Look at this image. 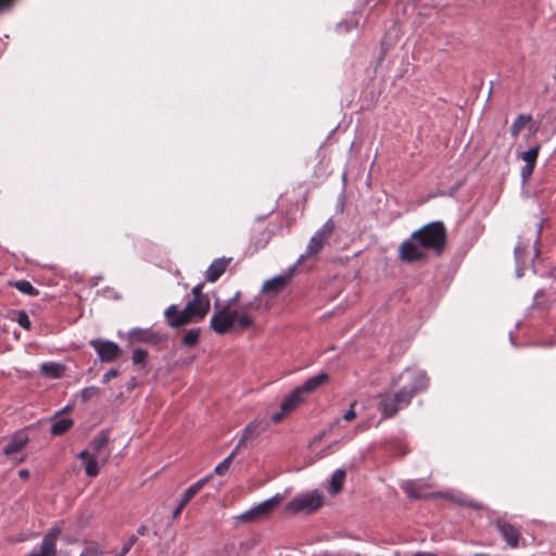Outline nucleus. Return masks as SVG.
<instances>
[{
    "label": "nucleus",
    "instance_id": "1",
    "mask_svg": "<svg viewBox=\"0 0 556 556\" xmlns=\"http://www.w3.org/2000/svg\"><path fill=\"white\" fill-rule=\"evenodd\" d=\"M446 244V229L442 222H432L404 240L399 248V257L406 263H415L427 257L428 251L442 254Z\"/></svg>",
    "mask_w": 556,
    "mask_h": 556
},
{
    "label": "nucleus",
    "instance_id": "2",
    "mask_svg": "<svg viewBox=\"0 0 556 556\" xmlns=\"http://www.w3.org/2000/svg\"><path fill=\"white\" fill-rule=\"evenodd\" d=\"M399 380H404L405 384L396 392H384L379 394L378 408L383 418L394 417L401 409L407 407L412 399L428 386V377L425 371L407 368L397 378L392 379V386H396Z\"/></svg>",
    "mask_w": 556,
    "mask_h": 556
},
{
    "label": "nucleus",
    "instance_id": "3",
    "mask_svg": "<svg viewBox=\"0 0 556 556\" xmlns=\"http://www.w3.org/2000/svg\"><path fill=\"white\" fill-rule=\"evenodd\" d=\"M241 298V291H237L224 305L217 300L214 304L215 312L211 317L210 327L217 334H225L232 331L236 327L244 330L254 326V319L251 312L257 309L260 304L257 298L238 309H231Z\"/></svg>",
    "mask_w": 556,
    "mask_h": 556
},
{
    "label": "nucleus",
    "instance_id": "4",
    "mask_svg": "<svg viewBox=\"0 0 556 556\" xmlns=\"http://www.w3.org/2000/svg\"><path fill=\"white\" fill-rule=\"evenodd\" d=\"M336 229V223L332 218H329L309 239L306 250L300 255L295 265L302 264L307 258L318 255L326 242L330 239Z\"/></svg>",
    "mask_w": 556,
    "mask_h": 556
},
{
    "label": "nucleus",
    "instance_id": "5",
    "mask_svg": "<svg viewBox=\"0 0 556 556\" xmlns=\"http://www.w3.org/2000/svg\"><path fill=\"white\" fill-rule=\"evenodd\" d=\"M324 503L323 496L318 491L306 492L303 494H299L293 497L286 506V510L288 513L298 514V513H313L319 507H321Z\"/></svg>",
    "mask_w": 556,
    "mask_h": 556
},
{
    "label": "nucleus",
    "instance_id": "6",
    "mask_svg": "<svg viewBox=\"0 0 556 556\" xmlns=\"http://www.w3.org/2000/svg\"><path fill=\"white\" fill-rule=\"evenodd\" d=\"M295 268H296V265H293L285 273L264 281L262 289H261V293H263L269 298L277 296L291 282V279L295 271Z\"/></svg>",
    "mask_w": 556,
    "mask_h": 556
},
{
    "label": "nucleus",
    "instance_id": "7",
    "mask_svg": "<svg viewBox=\"0 0 556 556\" xmlns=\"http://www.w3.org/2000/svg\"><path fill=\"white\" fill-rule=\"evenodd\" d=\"M190 308V306H185L182 309H178L176 304L169 305L164 312V317L168 326L179 328L188 324L198 323L192 316Z\"/></svg>",
    "mask_w": 556,
    "mask_h": 556
},
{
    "label": "nucleus",
    "instance_id": "8",
    "mask_svg": "<svg viewBox=\"0 0 556 556\" xmlns=\"http://www.w3.org/2000/svg\"><path fill=\"white\" fill-rule=\"evenodd\" d=\"M90 345L94 349L101 362L104 363L114 362L122 354L118 344L110 340L96 339L90 341Z\"/></svg>",
    "mask_w": 556,
    "mask_h": 556
},
{
    "label": "nucleus",
    "instance_id": "9",
    "mask_svg": "<svg viewBox=\"0 0 556 556\" xmlns=\"http://www.w3.org/2000/svg\"><path fill=\"white\" fill-rule=\"evenodd\" d=\"M305 400V395L296 387L281 402L280 410L271 415L273 422H279L287 414L294 410Z\"/></svg>",
    "mask_w": 556,
    "mask_h": 556
},
{
    "label": "nucleus",
    "instance_id": "10",
    "mask_svg": "<svg viewBox=\"0 0 556 556\" xmlns=\"http://www.w3.org/2000/svg\"><path fill=\"white\" fill-rule=\"evenodd\" d=\"M61 535L60 528L50 529L42 538L40 549L33 551L26 556H56V542Z\"/></svg>",
    "mask_w": 556,
    "mask_h": 556
},
{
    "label": "nucleus",
    "instance_id": "11",
    "mask_svg": "<svg viewBox=\"0 0 556 556\" xmlns=\"http://www.w3.org/2000/svg\"><path fill=\"white\" fill-rule=\"evenodd\" d=\"M108 443H109V433L106 431H101L100 433H98L90 441L89 446H88L91 456L109 459L111 452L106 447Z\"/></svg>",
    "mask_w": 556,
    "mask_h": 556
},
{
    "label": "nucleus",
    "instance_id": "12",
    "mask_svg": "<svg viewBox=\"0 0 556 556\" xmlns=\"http://www.w3.org/2000/svg\"><path fill=\"white\" fill-rule=\"evenodd\" d=\"M493 525L510 547L518 546L520 532L515 526L502 519L495 520Z\"/></svg>",
    "mask_w": 556,
    "mask_h": 556
},
{
    "label": "nucleus",
    "instance_id": "13",
    "mask_svg": "<svg viewBox=\"0 0 556 556\" xmlns=\"http://www.w3.org/2000/svg\"><path fill=\"white\" fill-rule=\"evenodd\" d=\"M268 425L263 419H255L248 424L243 429L241 437L235 448L239 452V448L249 440L258 437L262 432L267 429Z\"/></svg>",
    "mask_w": 556,
    "mask_h": 556
},
{
    "label": "nucleus",
    "instance_id": "14",
    "mask_svg": "<svg viewBox=\"0 0 556 556\" xmlns=\"http://www.w3.org/2000/svg\"><path fill=\"white\" fill-rule=\"evenodd\" d=\"M539 151L540 146L536 144L521 154V160L525 162V165L520 169V176L523 182L529 180L534 170L536 160L539 156Z\"/></svg>",
    "mask_w": 556,
    "mask_h": 556
},
{
    "label": "nucleus",
    "instance_id": "15",
    "mask_svg": "<svg viewBox=\"0 0 556 556\" xmlns=\"http://www.w3.org/2000/svg\"><path fill=\"white\" fill-rule=\"evenodd\" d=\"M231 262V257H220L212 262L205 271V279L208 282H215L226 271Z\"/></svg>",
    "mask_w": 556,
    "mask_h": 556
},
{
    "label": "nucleus",
    "instance_id": "16",
    "mask_svg": "<svg viewBox=\"0 0 556 556\" xmlns=\"http://www.w3.org/2000/svg\"><path fill=\"white\" fill-rule=\"evenodd\" d=\"M127 339L130 344L155 343L159 341V336L151 329L134 328L128 331Z\"/></svg>",
    "mask_w": 556,
    "mask_h": 556
},
{
    "label": "nucleus",
    "instance_id": "17",
    "mask_svg": "<svg viewBox=\"0 0 556 556\" xmlns=\"http://www.w3.org/2000/svg\"><path fill=\"white\" fill-rule=\"evenodd\" d=\"M28 441H29V439H28L27 434H25L23 432L15 433L11 438L9 443L4 446V448H3L4 455L8 457H11V456L20 453L21 451H23L25 448Z\"/></svg>",
    "mask_w": 556,
    "mask_h": 556
},
{
    "label": "nucleus",
    "instance_id": "18",
    "mask_svg": "<svg viewBox=\"0 0 556 556\" xmlns=\"http://www.w3.org/2000/svg\"><path fill=\"white\" fill-rule=\"evenodd\" d=\"M329 380V375L327 372H318L317 375L309 377L306 379L301 386L298 388L300 391L306 395L319 389Z\"/></svg>",
    "mask_w": 556,
    "mask_h": 556
},
{
    "label": "nucleus",
    "instance_id": "19",
    "mask_svg": "<svg viewBox=\"0 0 556 556\" xmlns=\"http://www.w3.org/2000/svg\"><path fill=\"white\" fill-rule=\"evenodd\" d=\"M283 496L281 494H276L273 497L263 501L262 503L255 505V509L258 513V516L262 520L269 518V516L274 513L277 506L282 502Z\"/></svg>",
    "mask_w": 556,
    "mask_h": 556
},
{
    "label": "nucleus",
    "instance_id": "20",
    "mask_svg": "<svg viewBox=\"0 0 556 556\" xmlns=\"http://www.w3.org/2000/svg\"><path fill=\"white\" fill-rule=\"evenodd\" d=\"M186 306H190V312L195 320L199 323L204 319V317L210 312L211 301L210 300H190Z\"/></svg>",
    "mask_w": 556,
    "mask_h": 556
},
{
    "label": "nucleus",
    "instance_id": "21",
    "mask_svg": "<svg viewBox=\"0 0 556 556\" xmlns=\"http://www.w3.org/2000/svg\"><path fill=\"white\" fill-rule=\"evenodd\" d=\"M64 370H65V366L60 364V363H54V362H48V363H43L41 366H40V371L51 378V379H58V378H61L64 374Z\"/></svg>",
    "mask_w": 556,
    "mask_h": 556
},
{
    "label": "nucleus",
    "instance_id": "22",
    "mask_svg": "<svg viewBox=\"0 0 556 556\" xmlns=\"http://www.w3.org/2000/svg\"><path fill=\"white\" fill-rule=\"evenodd\" d=\"M109 459L98 458L90 456L85 464V473L88 477H97L100 472V468L103 467Z\"/></svg>",
    "mask_w": 556,
    "mask_h": 556
},
{
    "label": "nucleus",
    "instance_id": "23",
    "mask_svg": "<svg viewBox=\"0 0 556 556\" xmlns=\"http://www.w3.org/2000/svg\"><path fill=\"white\" fill-rule=\"evenodd\" d=\"M345 470L343 469H337L332 476H331V480H330V485H329V492L331 494H338L341 492L342 488H343V483H344V480H345Z\"/></svg>",
    "mask_w": 556,
    "mask_h": 556
},
{
    "label": "nucleus",
    "instance_id": "24",
    "mask_svg": "<svg viewBox=\"0 0 556 556\" xmlns=\"http://www.w3.org/2000/svg\"><path fill=\"white\" fill-rule=\"evenodd\" d=\"M401 488L405 492L407 497H409L412 500H420V498L426 497V495L419 491V483L417 481H412V480L404 481L401 484Z\"/></svg>",
    "mask_w": 556,
    "mask_h": 556
},
{
    "label": "nucleus",
    "instance_id": "25",
    "mask_svg": "<svg viewBox=\"0 0 556 556\" xmlns=\"http://www.w3.org/2000/svg\"><path fill=\"white\" fill-rule=\"evenodd\" d=\"M73 426L71 418H61L55 420L51 426V433L53 435H61L66 432Z\"/></svg>",
    "mask_w": 556,
    "mask_h": 556
},
{
    "label": "nucleus",
    "instance_id": "26",
    "mask_svg": "<svg viewBox=\"0 0 556 556\" xmlns=\"http://www.w3.org/2000/svg\"><path fill=\"white\" fill-rule=\"evenodd\" d=\"M532 117L530 115L520 114L510 127L511 137L516 138L520 131L525 128V126L530 123Z\"/></svg>",
    "mask_w": 556,
    "mask_h": 556
},
{
    "label": "nucleus",
    "instance_id": "27",
    "mask_svg": "<svg viewBox=\"0 0 556 556\" xmlns=\"http://www.w3.org/2000/svg\"><path fill=\"white\" fill-rule=\"evenodd\" d=\"M238 454L237 448H233V451L230 453L229 456H227L222 463H219L215 469L214 473L217 476H224L228 472L230 465L232 463L233 457Z\"/></svg>",
    "mask_w": 556,
    "mask_h": 556
},
{
    "label": "nucleus",
    "instance_id": "28",
    "mask_svg": "<svg viewBox=\"0 0 556 556\" xmlns=\"http://www.w3.org/2000/svg\"><path fill=\"white\" fill-rule=\"evenodd\" d=\"M13 286L20 292H22L24 294H27V295H30V296H36V295L39 294L38 290L28 280H25V279L17 280V281L14 282Z\"/></svg>",
    "mask_w": 556,
    "mask_h": 556
},
{
    "label": "nucleus",
    "instance_id": "29",
    "mask_svg": "<svg viewBox=\"0 0 556 556\" xmlns=\"http://www.w3.org/2000/svg\"><path fill=\"white\" fill-rule=\"evenodd\" d=\"M201 333L200 328L189 329L184 336L181 343L186 346H193L198 343Z\"/></svg>",
    "mask_w": 556,
    "mask_h": 556
},
{
    "label": "nucleus",
    "instance_id": "30",
    "mask_svg": "<svg viewBox=\"0 0 556 556\" xmlns=\"http://www.w3.org/2000/svg\"><path fill=\"white\" fill-rule=\"evenodd\" d=\"M239 521L244 523H252L261 521L262 518L258 516L257 510L255 507L250 508L249 510L242 513L241 515L236 517Z\"/></svg>",
    "mask_w": 556,
    "mask_h": 556
},
{
    "label": "nucleus",
    "instance_id": "31",
    "mask_svg": "<svg viewBox=\"0 0 556 556\" xmlns=\"http://www.w3.org/2000/svg\"><path fill=\"white\" fill-rule=\"evenodd\" d=\"M529 244H523L522 242H518V244L515 247V257L518 265H525L526 260L523 257V253L526 250H528Z\"/></svg>",
    "mask_w": 556,
    "mask_h": 556
},
{
    "label": "nucleus",
    "instance_id": "32",
    "mask_svg": "<svg viewBox=\"0 0 556 556\" xmlns=\"http://www.w3.org/2000/svg\"><path fill=\"white\" fill-rule=\"evenodd\" d=\"M199 493V491L197 490V488L191 484L182 494L179 503L182 505V506H187V504Z\"/></svg>",
    "mask_w": 556,
    "mask_h": 556
},
{
    "label": "nucleus",
    "instance_id": "33",
    "mask_svg": "<svg viewBox=\"0 0 556 556\" xmlns=\"http://www.w3.org/2000/svg\"><path fill=\"white\" fill-rule=\"evenodd\" d=\"M148 358V352L142 349H136L132 353V363L134 365H144Z\"/></svg>",
    "mask_w": 556,
    "mask_h": 556
},
{
    "label": "nucleus",
    "instance_id": "34",
    "mask_svg": "<svg viewBox=\"0 0 556 556\" xmlns=\"http://www.w3.org/2000/svg\"><path fill=\"white\" fill-rule=\"evenodd\" d=\"M16 321L22 328H24L26 330H29L31 327L30 319L24 311H21L17 313Z\"/></svg>",
    "mask_w": 556,
    "mask_h": 556
},
{
    "label": "nucleus",
    "instance_id": "35",
    "mask_svg": "<svg viewBox=\"0 0 556 556\" xmlns=\"http://www.w3.org/2000/svg\"><path fill=\"white\" fill-rule=\"evenodd\" d=\"M204 283H198L194 286L191 290L192 292V300H210V298L204 294L203 291Z\"/></svg>",
    "mask_w": 556,
    "mask_h": 556
},
{
    "label": "nucleus",
    "instance_id": "36",
    "mask_svg": "<svg viewBox=\"0 0 556 556\" xmlns=\"http://www.w3.org/2000/svg\"><path fill=\"white\" fill-rule=\"evenodd\" d=\"M99 394V388L97 387H88L81 390V399L84 402L89 401L92 396Z\"/></svg>",
    "mask_w": 556,
    "mask_h": 556
},
{
    "label": "nucleus",
    "instance_id": "37",
    "mask_svg": "<svg viewBox=\"0 0 556 556\" xmlns=\"http://www.w3.org/2000/svg\"><path fill=\"white\" fill-rule=\"evenodd\" d=\"M356 401L352 402L351 405H350V409L343 414L342 416V419L350 422V421H353L357 414H356V410H355V406H356Z\"/></svg>",
    "mask_w": 556,
    "mask_h": 556
},
{
    "label": "nucleus",
    "instance_id": "38",
    "mask_svg": "<svg viewBox=\"0 0 556 556\" xmlns=\"http://www.w3.org/2000/svg\"><path fill=\"white\" fill-rule=\"evenodd\" d=\"M118 376V371L114 368L109 369L103 376H102V382L108 383L111 379Z\"/></svg>",
    "mask_w": 556,
    "mask_h": 556
},
{
    "label": "nucleus",
    "instance_id": "39",
    "mask_svg": "<svg viewBox=\"0 0 556 556\" xmlns=\"http://www.w3.org/2000/svg\"><path fill=\"white\" fill-rule=\"evenodd\" d=\"M212 479V475H207L203 477L202 479L198 480L193 485L197 488V490L200 492L204 485L208 483V481Z\"/></svg>",
    "mask_w": 556,
    "mask_h": 556
},
{
    "label": "nucleus",
    "instance_id": "40",
    "mask_svg": "<svg viewBox=\"0 0 556 556\" xmlns=\"http://www.w3.org/2000/svg\"><path fill=\"white\" fill-rule=\"evenodd\" d=\"M17 0H0V13L11 9Z\"/></svg>",
    "mask_w": 556,
    "mask_h": 556
},
{
    "label": "nucleus",
    "instance_id": "41",
    "mask_svg": "<svg viewBox=\"0 0 556 556\" xmlns=\"http://www.w3.org/2000/svg\"><path fill=\"white\" fill-rule=\"evenodd\" d=\"M462 505H465V506H469L471 508H475V509H482L483 508V505L476 502V501H472V500H464L460 502Z\"/></svg>",
    "mask_w": 556,
    "mask_h": 556
},
{
    "label": "nucleus",
    "instance_id": "42",
    "mask_svg": "<svg viewBox=\"0 0 556 556\" xmlns=\"http://www.w3.org/2000/svg\"><path fill=\"white\" fill-rule=\"evenodd\" d=\"M90 456H91V454H90L89 448L84 450V451H81V452L78 454V458H79V459H83V460H85V462H87V460H88V458H89Z\"/></svg>",
    "mask_w": 556,
    "mask_h": 556
},
{
    "label": "nucleus",
    "instance_id": "43",
    "mask_svg": "<svg viewBox=\"0 0 556 556\" xmlns=\"http://www.w3.org/2000/svg\"><path fill=\"white\" fill-rule=\"evenodd\" d=\"M185 507L186 506H182L180 503H178L176 509L173 513V519H177L180 516V514H181V511L184 510Z\"/></svg>",
    "mask_w": 556,
    "mask_h": 556
},
{
    "label": "nucleus",
    "instance_id": "44",
    "mask_svg": "<svg viewBox=\"0 0 556 556\" xmlns=\"http://www.w3.org/2000/svg\"><path fill=\"white\" fill-rule=\"evenodd\" d=\"M262 237L264 238V242L262 244V247H265L268 242V240L270 239V232L268 230H264L262 232Z\"/></svg>",
    "mask_w": 556,
    "mask_h": 556
},
{
    "label": "nucleus",
    "instance_id": "45",
    "mask_svg": "<svg viewBox=\"0 0 556 556\" xmlns=\"http://www.w3.org/2000/svg\"><path fill=\"white\" fill-rule=\"evenodd\" d=\"M131 547L132 546H128V543L126 542L117 556H125L130 551Z\"/></svg>",
    "mask_w": 556,
    "mask_h": 556
},
{
    "label": "nucleus",
    "instance_id": "46",
    "mask_svg": "<svg viewBox=\"0 0 556 556\" xmlns=\"http://www.w3.org/2000/svg\"><path fill=\"white\" fill-rule=\"evenodd\" d=\"M147 533H148V528L146 526H140L137 529V534L136 535H146Z\"/></svg>",
    "mask_w": 556,
    "mask_h": 556
},
{
    "label": "nucleus",
    "instance_id": "47",
    "mask_svg": "<svg viewBox=\"0 0 556 556\" xmlns=\"http://www.w3.org/2000/svg\"><path fill=\"white\" fill-rule=\"evenodd\" d=\"M18 476L22 479H27L29 477V471L27 469H21L18 471Z\"/></svg>",
    "mask_w": 556,
    "mask_h": 556
},
{
    "label": "nucleus",
    "instance_id": "48",
    "mask_svg": "<svg viewBox=\"0 0 556 556\" xmlns=\"http://www.w3.org/2000/svg\"><path fill=\"white\" fill-rule=\"evenodd\" d=\"M137 541H138V535H136V534L130 535L127 541L128 546H132Z\"/></svg>",
    "mask_w": 556,
    "mask_h": 556
},
{
    "label": "nucleus",
    "instance_id": "49",
    "mask_svg": "<svg viewBox=\"0 0 556 556\" xmlns=\"http://www.w3.org/2000/svg\"><path fill=\"white\" fill-rule=\"evenodd\" d=\"M340 419H337L333 421V424L331 425L330 429L332 430L334 427H339L340 426Z\"/></svg>",
    "mask_w": 556,
    "mask_h": 556
},
{
    "label": "nucleus",
    "instance_id": "50",
    "mask_svg": "<svg viewBox=\"0 0 556 556\" xmlns=\"http://www.w3.org/2000/svg\"><path fill=\"white\" fill-rule=\"evenodd\" d=\"M540 231H541V229L539 228V229H538V233H536V238H535V242H538V241H539Z\"/></svg>",
    "mask_w": 556,
    "mask_h": 556
},
{
    "label": "nucleus",
    "instance_id": "51",
    "mask_svg": "<svg viewBox=\"0 0 556 556\" xmlns=\"http://www.w3.org/2000/svg\"><path fill=\"white\" fill-rule=\"evenodd\" d=\"M533 252H534V257H536L539 255V250L534 248Z\"/></svg>",
    "mask_w": 556,
    "mask_h": 556
},
{
    "label": "nucleus",
    "instance_id": "52",
    "mask_svg": "<svg viewBox=\"0 0 556 556\" xmlns=\"http://www.w3.org/2000/svg\"><path fill=\"white\" fill-rule=\"evenodd\" d=\"M228 548L233 549V548H235V545H233V544H232V545H227V546H226V549H228Z\"/></svg>",
    "mask_w": 556,
    "mask_h": 556
},
{
    "label": "nucleus",
    "instance_id": "53",
    "mask_svg": "<svg viewBox=\"0 0 556 556\" xmlns=\"http://www.w3.org/2000/svg\"><path fill=\"white\" fill-rule=\"evenodd\" d=\"M323 438V434H320L318 438L315 439V441H320Z\"/></svg>",
    "mask_w": 556,
    "mask_h": 556
}]
</instances>
